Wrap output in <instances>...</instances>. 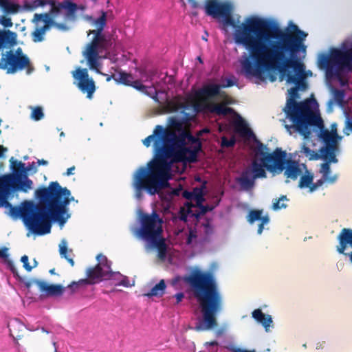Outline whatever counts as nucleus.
<instances>
[{"instance_id": "obj_1", "label": "nucleus", "mask_w": 352, "mask_h": 352, "mask_svg": "<svg viewBox=\"0 0 352 352\" xmlns=\"http://www.w3.org/2000/svg\"><path fill=\"white\" fill-rule=\"evenodd\" d=\"M234 39L248 51L239 60L241 73L247 79L263 81L265 72L277 71L281 80L295 85L289 90L290 96L283 109L286 119L292 123L285 128L298 125L302 129L309 120L308 116L318 109L315 99L296 100L298 90L306 87L305 66L298 57L301 52L306 53L302 39L282 32L274 21L256 16L248 19L242 28L236 29Z\"/></svg>"}, {"instance_id": "obj_2", "label": "nucleus", "mask_w": 352, "mask_h": 352, "mask_svg": "<svg viewBox=\"0 0 352 352\" xmlns=\"http://www.w3.org/2000/svg\"><path fill=\"white\" fill-rule=\"evenodd\" d=\"M35 196L45 206L24 201L21 214L26 228L39 236L50 232L52 223L63 226L71 217L69 204L71 201L78 202L72 196L70 190L61 187L58 182H50L47 188L37 189Z\"/></svg>"}, {"instance_id": "obj_3", "label": "nucleus", "mask_w": 352, "mask_h": 352, "mask_svg": "<svg viewBox=\"0 0 352 352\" xmlns=\"http://www.w3.org/2000/svg\"><path fill=\"white\" fill-rule=\"evenodd\" d=\"M184 280L192 289L201 314L192 329L197 331L212 330L217 326L216 317L223 307V296L214 275L197 270Z\"/></svg>"}, {"instance_id": "obj_4", "label": "nucleus", "mask_w": 352, "mask_h": 352, "mask_svg": "<svg viewBox=\"0 0 352 352\" xmlns=\"http://www.w3.org/2000/svg\"><path fill=\"white\" fill-rule=\"evenodd\" d=\"M11 173L0 176V208H9V215L14 219H22L23 202L19 206H13L8 199L13 197L15 192H28L33 189V182L28 177V173H36V164L34 162L26 165L21 161L12 157L10 160Z\"/></svg>"}, {"instance_id": "obj_5", "label": "nucleus", "mask_w": 352, "mask_h": 352, "mask_svg": "<svg viewBox=\"0 0 352 352\" xmlns=\"http://www.w3.org/2000/svg\"><path fill=\"white\" fill-rule=\"evenodd\" d=\"M165 129L161 125H157L152 135L148 136L143 140V144L146 147L151 145V141L154 140L155 160L147 164L146 167L140 166L133 175L132 186L135 189V197L138 200L143 198V191H146L151 195H155L162 189V180L157 175L155 169V164L153 162H164V157L159 155V150L161 146H166L164 141Z\"/></svg>"}, {"instance_id": "obj_6", "label": "nucleus", "mask_w": 352, "mask_h": 352, "mask_svg": "<svg viewBox=\"0 0 352 352\" xmlns=\"http://www.w3.org/2000/svg\"><path fill=\"white\" fill-rule=\"evenodd\" d=\"M319 65L325 69L328 80H336L342 87L347 86L344 78L352 72V41H345L340 48H331L328 56L321 55Z\"/></svg>"}, {"instance_id": "obj_7", "label": "nucleus", "mask_w": 352, "mask_h": 352, "mask_svg": "<svg viewBox=\"0 0 352 352\" xmlns=\"http://www.w3.org/2000/svg\"><path fill=\"white\" fill-rule=\"evenodd\" d=\"M159 155L164 157V162H153L155 164L157 175L162 180V189L168 186V181L171 179V169L174 163H195V153L191 147L187 146V142L184 140L175 139L173 144L161 146Z\"/></svg>"}, {"instance_id": "obj_8", "label": "nucleus", "mask_w": 352, "mask_h": 352, "mask_svg": "<svg viewBox=\"0 0 352 352\" xmlns=\"http://www.w3.org/2000/svg\"><path fill=\"white\" fill-rule=\"evenodd\" d=\"M241 135L245 136L248 140H252L256 144L254 158L236 178V182L239 184L241 188L248 191L254 187L256 179L267 177V173L263 168L265 162L261 161L266 156L270 155L271 153H269V148L256 138V135L250 129H243L241 131Z\"/></svg>"}, {"instance_id": "obj_9", "label": "nucleus", "mask_w": 352, "mask_h": 352, "mask_svg": "<svg viewBox=\"0 0 352 352\" xmlns=\"http://www.w3.org/2000/svg\"><path fill=\"white\" fill-rule=\"evenodd\" d=\"M286 152L280 148H276L270 155L266 156L261 162H265L263 170H268L273 175L279 174L284 171V176L287 179L286 184L290 180L296 181L302 175L307 171V166L296 160H286Z\"/></svg>"}, {"instance_id": "obj_10", "label": "nucleus", "mask_w": 352, "mask_h": 352, "mask_svg": "<svg viewBox=\"0 0 352 352\" xmlns=\"http://www.w3.org/2000/svg\"><path fill=\"white\" fill-rule=\"evenodd\" d=\"M162 220L155 211L151 214H143L140 219L141 226L139 229L132 228L133 233L146 241L151 246L158 249V256L164 259L166 256V245L161 238L162 232Z\"/></svg>"}, {"instance_id": "obj_11", "label": "nucleus", "mask_w": 352, "mask_h": 352, "mask_svg": "<svg viewBox=\"0 0 352 352\" xmlns=\"http://www.w3.org/2000/svg\"><path fill=\"white\" fill-rule=\"evenodd\" d=\"M316 111V113L313 112L308 116L309 120L307 123L305 124V126H303L304 127L302 129H300L298 125H296L295 126H287V131L290 134L293 132H298L306 139L311 137L312 133L311 129L316 127V135L323 142V146L338 144V140H340L341 137L338 135L336 129H332L331 132L327 129H324V122L318 112V109Z\"/></svg>"}, {"instance_id": "obj_12", "label": "nucleus", "mask_w": 352, "mask_h": 352, "mask_svg": "<svg viewBox=\"0 0 352 352\" xmlns=\"http://www.w3.org/2000/svg\"><path fill=\"white\" fill-rule=\"evenodd\" d=\"M92 280H86V279H80L78 282H72L70 285L67 286V288L70 289L72 293H74L76 289L80 287L87 285H96L98 284L102 280H111L113 285L114 283L120 282L122 278V274L120 272H113L111 270V267H107V270H105L104 272L100 274L98 276H96L93 277Z\"/></svg>"}, {"instance_id": "obj_13", "label": "nucleus", "mask_w": 352, "mask_h": 352, "mask_svg": "<svg viewBox=\"0 0 352 352\" xmlns=\"http://www.w3.org/2000/svg\"><path fill=\"white\" fill-rule=\"evenodd\" d=\"M28 64H29V58L14 56L13 51L10 50L2 54L0 69H6L7 74H14L18 70L24 69L25 65Z\"/></svg>"}, {"instance_id": "obj_14", "label": "nucleus", "mask_w": 352, "mask_h": 352, "mask_svg": "<svg viewBox=\"0 0 352 352\" xmlns=\"http://www.w3.org/2000/svg\"><path fill=\"white\" fill-rule=\"evenodd\" d=\"M74 78L79 80L78 83V88L83 92H87L88 97L91 96L95 91V84L92 79L89 78V74L87 69L78 68L73 72Z\"/></svg>"}, {"instance_id": "obj_15", "label": "nucleus", "mask_w": 352, "mask_h": 352, "mask_svg": "<svg viewBox=\"0 0 352 352\" xmlns=\"http://www.w3.org/2000/svg\"><path fill=\"white\" fill-rule=\"evenodd\" d=\"M337 239L338 245L336 246V251L345 256L348 257L349 253L347 250L352 249V229L343 228L338 235Z\"/></svg>"}, {"instance_id": "obj_16", "label": "nucleus", "mask_w": 352, "mask_h": 352, "mask_svg": "<svg viewBox=\"0 0 352 352\" xmlns=\"http://www.w3.org/2000/svg\"><path fill=\"white\" fill-rule=\"evenodd\" d=\"M98 263L94 267H89L87 269L86 275L87 278L86 280H92L93 277L98 276L107 270V267H111V261H109L106 256L100 254L96 256Z\"/></svg>"}, {"instance_id": "obj_17", "label": "nucleus", "mask_w": 352, "mask_h": 352, "mask_svg": "<svg viewBox=\"0 0 352 352\" xmlns=\"http://www.w3.org/2000/svg\"><path fill=\"white\" fill-rule=\"evenodd\" d=\"M314 175L311 170L307 168L302 176L300 177L298 182V188L300 189H307L309 193H313L316 191L320 187V184H318V180L314 182Z\"/></svg>"}, {"instance_id": "obj_18", "label": "nucleus", "mask_w": 352, "mask_h": 352, "mask_svg": "<svg viewBox=\"0 0 352 352\" xmlns=\"http://www.w3.org/2000/svg\"><path fill=\"white\" fill-rule=\"evenodd\" d=\"M229 3H219L216 0H208L205 4V12L207 15L214 18L220 17V14L228 12V5Z\"/></svg>"}, {"instance_id": "obj_19", "label": "nucleus", "mask_w": 352, "mask_h": 352, "mask_svg": "<svg viewBox=\"0 0 352 352\" xmlns=\"http://www.w3.org/2000/svg\"><path fill=\"white\" fill-rule=\"evenodd\" d=\"M338 150V145H332L322 146L319 150V155L316 157L322 160L324 163H327L329 166L331 163L337 164L338 159L336 157V152Z\"/></svg>"}, {"instance_id": "obj_20", "label": "nucleus", "mask_w": 352, "mask_h": 352, "mask_svg": "<svg viewBox=\"0 0 352 352\" xmlns=\"http://www.w3.org/2000/svg\"><path fill=\"white\" fill-rule=\"evenodd\" d=\"M220 92L221 88L219 85L210 80L199 88L196 91V94L210 99L219 95Z\"/></svg>"}, {"instance_id": "obj_21", "label": "nucleus", "mask_w": 352, "mask_h": 352, "mask_svg": "<svg viewBox=\"0 0 352 352\" xmlns=\"http://www.w3.org/2000/svg\"><path fill=\"white\" fill-rule=\"evenodd\" d=\"M262 210H252L249 212L247 217V220L250 224H253L256 221H260L261 223L257 230V234L259 235L263 233L265 225H267L270 221L268 214L262 216Z\"/></svg>"}, {"instance_id": "obj_22", "label": "nucleus", "mask_w": 352, "mask_h": 352, "mask_svg": "<svg viewBox=\"0 0 352 352\" xmlns=\"http://www.w3.org/2000/svg\"><path fill=\"white\" fill-rule=\"evenodd\" d=\"M319 173L321 177L318 179V184H320V187L324 184H333L338 181V175L332 173L331 166L327 163L321 164Z\"/></svg>"}, {"instance_id": "obj_23", "label": "nucleus", "mask_w": 352, "mask_h": 352, "mask_svg": "<svg viewBox=\"0 0 352 352\" xmlns=\"http://www.w3.org/2000/svg\"><path fill=\"white\" fill-rule=\"evenodd\" d=\"M206 182H204L203 184L200 187H195L192 191L184 190L182 192V197L187 200L195 201L196 203L201 207L204 201V190L206 186Z\"/></svg>"}, {"instance_id": "obj_24", "label": "nucleus", "mask_w": 352, "mask_h": 352, "mask_svg": "<svg viewBox=\"0 0 352 352\" xmlns=\"http://www.w3.org/2000/svg\"><path fill=\"white\" fill-rule=\"evenodd\" d=\"M34 282L38 287L39 289L41 292H45V294L48 296H60L63 294L65 289L60 285H47L45 282L41 280H36Z\"/></svg>"}, {"instance_id": "obj_25", "label": "nucleus", "mask_w": 352, "mask_h": 352, "mask_svg": "<svg viewBox=\"0 0 352 352\" xmlns=\"http://www.w3.org/2000/svg\"><path fill=\"white\" fill-rule=\"evenodd\" d=\"M206 109L211 113L217 116H226L228 114L234 116L240 122H243L242 117L238 114L232 108L223 107L221 104H210L207 105Z\"/></svg>"}, {"instance_id": "obj_26", "label": "nucleus", "mask_w": 352, "mask_h": 352, "mask_svg": "<svg viewBox=\"0 0 352 352\" xmlns=\"http://www.w3.org/2000/svg\"><path fill=\"white\" fill-rule=\"evenodd\" d=\"M16 33L10 30H0V49L16 45Z\"/></svg>"}, {"instance_id": "obj_27", "label": "nucleus", "mask_w": 352, "mask_h": 352, "mask_svg": "<svg viewBox=\"0 0 352 352\" xmlns=\"http://www.w3.org/2000/svg\"><path fill=\"white\" fill-rule=\"evenodd\" d=\"M252 316L264 327L266 332L270 331V327L273 323V320L270 315L265 314L261 309H256L252 311Z\"/></svg>"}, {"instance_id": "obj_28", "label": "nucleus", "mask_w": 352, "mask_h": 352, "mask_svg": "<svg viewBox=\"0 0 352 352\" xmlns=\"http://www.w3.org/2000/svg\"><path fill=\"white\" fill-rule=\"evenodd\" d=\"M166 289V285L165 280L162 279L157 284L153 287L147 294H145L144 296L148 298H161L165 294Z\"/></svg>"}, {"instance_id": "obj_29", "label": "nucleus", "mask_w": 352, "mask_h": 352, "mask_svg": "<svg viewBox=\"0 0 352 352\" xmlns=\"http://www.w3.org/2000/svg\"><path fill=\"white\" fill-rule=\"evenodd\" d=\"M8 251V248L6 247L0 250V258L4 260L5 263L7 265V267L11 271L13 276L16 278L19 277V280L21 281L22 278L19 276L17 270L14 266L12 261L8 259V254L7 253Z\"/></svg>"}, {"instance_id": "obj_30", "label": "nucleus", "mask_w": 352, "mask_h": 352, "mask_svg": "<svg viewBox=\"0 0 352 352\" xmlns=\"http://www.w3.org/2000/svg\"><path fill=\"white\" fill-rule=\"evenodd\" d=\"M187 140L189 143L192 144L190 147H191V150H192L195 153V160L196 162L197 161L198 154L201 151L202 148V143L200 140L197 135L194 136L190 133H188V136L186 137Z\"/></svg>"}, {"instance_id": "obj_31", "label": "nucleus", "mask_w": 352, "mask_h": 352, "mask_svg": "<svg viewBox=\"0 0 352 352\" xmlns=\"http://www.w3.org/2000/svg\"><path fill=\"white\" fill-rule=\"evenodd\" d=\"M113 79L116 81L118 84H122L124 85L130 86L133 80V76L131 74H128L126 72L120 71L118 74L112 75Z\"/></svg>"}, {"instance_id": "obj_32", "label": "nucleus", "mask_w": 352, "mask_h": 352, "mask_svg": "<svg viewBox=\"0 0 352 352\" xmlns=\"http://www.w3.org/2000/svg\"><path fill=\"white\" fill-rule=\"evenodd\" d=\"M188 133H189L188 132L182 131L179 134H176L175 132H172L165 129L166 136L164 137V141L166 143V144H171L174 143V141L175 140L176 138L186 140V137L188 136Z\"/></svg>"}, {"instance_id": "obj_33", "label": "nucleus", "mask_w": 352, "mask_h": 352, "mask_svg": "<svg viewBox=\"0 0 352 352\" xmlns=\"http://www.w3.org/2000/svg\"><path fill=\"white\" fill-rule=\"evenodd\" d=\"M60 8H62V10H65L66 11L67 17L74 16L75 12L78 10L77 4L70 1L69 0H64L60 2Z\"/></svg>"}, {"instance_id": "obj_34", "label": "nucleus", "mask_w": 352, "mask_h": 352, "mask_svg": "<svg viewBox=\"0 0 352 352\" xmlns=\"http://www.w3.org/2000/svg\"><path fill=\"white\" fill-rule=\"evenodd\" d=\"M0 7L8 14H15L19 9V6L10 0H0Z\"/></svg>"}, {"instance_id": "obj_35", "label": "nucleus", "mask_w": 352, "mask_h": 352, "mask_svg": "<svg viewBox=\"0 0 352 352\" xmlns=\"http://www.w3.org/2000/svg\"><path fill=\"white\" fill-rule=\"evenodd\" d=\"M188 113H184L182 117L172 116L169 118V124L175 127H181L183 124L188 122Z\"/></svg>"}, {"instance_id": "obj_36", "label": "nucleus", "mask_w": 352, "mask_h": 352, "mask_svg": "<svg viewBox=\"0 0 352 352\" xmlns=\"http://www.w3.org/2000/svg\"><path fill=\"white\" fill-rule=\"evenodd\" d=\"M228 12L226 14H220V16L223 19V24L224 26H232L233 28L235 27V24L233 19L231 16L232 12V6L231 5H228Z\"/></svg>"}, {"instance_id": "obj_37", "label": "nucleus", "mask_w": 352, "mask_h": 352, "mask_svg": "<svg viewBox=\"0 0 352 352\" xmlns=\"http://www.w3.org/2000/svg\"><path fill=\"white\" fill-rule=\"evenodd\" d=\"M219 85L221 89L230 87L237 85V78L234 75H231L225 78H221V83Z\"/></svg>"}, {"instance_id": "obj_38", "label": "nucleus", "mask_w": 352, "mask_h": 352, "mask_svg": "<svg viewBox=\"0 0 352 352\" xmlns=\"http://www.w3.org/2000/svg\"><path fill=\"white\" fill-rule=\"evenodd\" d=\"M67 243L65 239H63L59 245V252L62 258H65L71 264L72 266L74 265V261L72 258L67 256Z\"/></svg>"}, {"instance_id": "obj_39", "label": "nucleus", "mask_w": 352, "mask_h": 352, "mask_svg": "<svg viewBox=\"0 0 352 352\" xmlns=\"http://www.w3.org/2000/svg\"><path fill=\"white\" fill-rule=\"evenodd\" d=\"M288 201L286 195H282L278 199H273L272 209L274 210H279L287 208V204L283 203V201Z\"/></svg>"}, {"instance_id": "obj_40", "label": "nucleus", "mask_w": 352, "mask_h": 352, "mask_svg": "<svg viewBox=\"0 0 352 352\" xmlns=\"http://www.w3.org/2000/svg\"><path fill=\"white\" fill-rule=\"evenodd\" d=\"M332 91L333 93V100L339 105H342L345 98V92L344 90L338 89L333 87H331Z\"/></svg>"}, {"instance_id": "obj_41", "label": "nucleus", "mask_w": 352, "mask_h": 352, "mask_svg": "<svg viewBox=\"0 0 352 352\" xmlns=\"http://www.w3.org/2000/svg\"><path fill=\"white\" fill-rule=\"evenodd\" d=\"M34 19L36 20H42L44 23L45 24L44 26H47L49 28V25H54L55 21L52 19V18L50 16V13H45V14H34Z\"/></svg>"}, {"instance_id": "obj_42", "label": "nucleus", "mask_w": 352, "mask_h": 352, "mask_svg": "<svg viewBox=\"0 0 352 352\" xmlns=\"http://www.w3.org/2000/svg\"><path fill=\"white\" fill-rule=\"evenodd\" d=\"M49 29L47 26H43L41 28H37L32 33L34 42H41L44 40L43 34Z\"/></svg>"}, {"instance_id": "obj_43", "label": "nucleus", "mask_w": 352, "mask_h": 352, "mask_svg": "<svg viewBox=\"0 0 352 352\" xmlns=\"http://www.w3.org/2000/svg\"><path fill=\"white\" fill-rule=\"evenodd\" d=\"M87 19L100 27H105L107 25V12L104 10L101 11V16L98 19H94L92 16H88Z\"/></svg>"}, {"instance_id": "obj_44", "label": "nucleus", "mask_w": 352, "mask_h": 352, "mask_svg": "<svg viewBox=\"0 0 352 352\" xmlns=\"http://www.w3.org/2000/svg\"><path fill=\"white\" fill-rule=\"evenodd\" d=\"M32 109L31 118L35 121H38L44 118L43 109L41 107H30Z\"/></svg>"}, {"instance_id": "obj_45", "label": "nucleus", "mask_w": 352, "mask_h": 352, "mask_svg": "<svg viewBox=\"0 0 352 352\" xmlns=\"http://www.w3.org/2000/svg\"><path fill=\"white\" fill-rule=\"evenodd\" d=\"M98 47L96 46L95 44L93 45L92 43H91L87 52H85L87 60L98 58Z\"/></svg>"}, {"instance_id": "obj_46", "label": "nucleus", "mask_w": 352, "mask_h": 352, "mask_svg": "<svg viewBox=\"0 0 352 352\" xmlns=\"http://www.w3.org/2000/svg\"><path fill=\"white\" fill-rule=\"evenodd\" d=\"M300 152L302 153L304 155L308 157L310 160H319V157H316V156H318L319 153H316L314 151L311 150L305 145L302 146Z\"/></svg>"}, {"instance_id": "obj_47", "label": "nucleus", "mask_w": 352, "mask_h": 352, "mask_svg": "<svg viewBox=\"0 0 352 352\" xmlns=\"http://www.w3.org/2000/svg\"><path fill=\"white\" fill-rule=\"evenodd\" d=\"M115 286H123L124 287H131L134 285V282L131 284L129 278L126 276L122 274V278L120 282L114 283Z\"/></svg>"}, {"instance_id": "obj_48", "label": "nucleus", "mask_w": 352, "mask_h": 352, "mask_svg": "<svg viewBox=\"0 0 352 352\" xmlns=\"http://www.w3.org/2000/svg\"><path fill=\"white\" fill-rule=\"evenodd\" d=\"M236 144V140L234 137L228 139L226 137H223L221 139V146L230 148L233 147Z\"/></svg>"}, {"instance_id": "obj_49", "label": "nucleus", "mask_w": 352, "mask_h": 352, "mask_svg": "<svg viewBox=\"0 0 352 352\" xmlns=\"http://www.w3.org/2000/svg\"><path fill=\"white\" fill-rule=\"evenodd\" d=\"M131 84L130 86L142 92H144L146 89V87L138 80L133 79Z\"/></svg>"}, {"instance_id": "obj_50", "label": "nucleus", "mask_w": 352, "mask_h": 352, "mask_svg": "<svg viewBox=\"0 0 352 352\" xmlns=\"http://www.w3.org/2000/svg\"><path fill=\"white\" fill-rule=\"evenodd\" d=\"M98 58H91L87 60L88 63L89 65L90 69H96L97 72H100L98 70V67L100 66V63L97 59Z\"/></svg>"}, {"instance_id": "obj_51", "label": "nucleus", "mask_w": 352, "mask_h": 352, "mask_svg": "<svg viewBox=\"0 0 352 352\" xmlns=\"http://www.w3.org/2000/svg\"><path fill=\"white\" fill-rule=\"evenodd\" d=\"M106 41V37L104 34L98 36H96L92 41L91 43L94 45L95 44L96 46L98 47L100 46V44L102 43H104Z\"/></svg>"}, {"instance_id": "obj_52", "label": "nucleus", "mask_w": 352, "mask_h": 352, "mask_svg": "<svg viewBox=\"0 0 352 352\" xmlns=\"http://www.w3.org/2000/svg\"><path fill=\"white\" fill-rule=\"evenodd\" d=\"M62 8H60V3H57V5L53 8H51L50 14L52 16L55 17L61 13Z\"/></svg>"}, {"instance_id": "obj_53", "label": "nucleus", "mask_w": 352, "mask_h": 352, "mask_svg": "<svg viewBox=\"0 0 352 352\" xmlns=\"http://www.w3.org/2000/svg\"><path fill=\"white\" fill-rule=\"evenodd\" d=\"M21 261L23 263V267L25 269V270H27L28 272H30L32 269H33V267H32L31 265H30L29 264V262H28V256L27 255H23L21 258Z\"/></svg>"}, {"instance_id": "obj_54", "label": "nucleus", "mask_w": 352, "mask_h": 352, "mask_svg": "<svg viewBox=\"0 0 352 352\" xmlns=\"http://www.w3.org/2000/svg\"><path fill=\"white\" fill-rule=\"evenodd\" d=\"M0 23L6 28H10L12 26V22L10 18L1 17Z\"/></svg>"}, {"instance_id": "obj_55", "label": "nucleus", "mask_w": 352, "mask_h": 352, "mask_svg": "<svg viewBox=\"0 0 352 352\" xmlns=\"http://www.w3.org/2000/svg\"><path fill=\"white\" fill-rule=\"evenodd\" d=\"M297 34L298 35V36H294L292 34H291L293 36L297 38H300V39H302V43L303 45H305L306 47L307 46L304 44V41H305V37L307 36V34H306L305 32L300 30H298L297 31Z\"/></svg>"}, {"instance_id": "obj_56", "label": "nucleus", "mask_w": 352, "mask_h": 352, "mask_svg": "<svg viewBox=\"0 0 352 352\" xmlns=\"http://www.w3.org/2000/svg\"><path fill=\"white\" fill-rule=\"evenodd\" d=\"M205 232H206V236L203 239V242H206L208 241V237L209 235H210L212 232V228L210 227V226L209 224H206L205 226Z\"/></svg>"}, {"instance_id": "obj_57", "label": "nucleus", "mask_w": 352, "mask_h": 352, "mask_svg": "<svg viewBox=\"0 0 352 352\" xmlns=\"http://www.w3.org/2000/svg\"><path fill=\"white\" fill-rule=\"evenodd\" d=\"M231 352H256L254 350L248 351L245 349H241L240 348H236L234 346H230L228 348Z\"/></svg>"}, {"instance_id": "obj_58", "label": "nucleus", "mask_w": 352, "mask_h": 352, "mask_svg": "<svg viewBox=\"0 0 352 352\" xmlns=\"http://www.w3.org/2000/svg\"><path fill=\"white\" fill-rule=\"evenodd\" d=\"M210 129L207 127H205L199 131H198L196 133V135L200 138V137L203 136L204 134H207L210 133Z\"/></svg>"}, {"instance_id": "obj_59", "label": "nucleus", "mask_w": 352, "mask_h": 352, "mask_svg": "<svg viewBox=\"0 0 352 352\" xmlns=\"http://www.w3.org/2000/svg\"><path fill=\"white\" fill-rule=\"evenodd\" d=\"M146 78H147V80H149L151 81L153 80V78L156 74V71L154 70V69H150L148 72H146Z\"/></svg>"}, {"instance_id": "obj_60", "label": "nucleus", "mask_w": 352, "mask_h": 352, "mask_svg": "<svg viewBox=\"0 0 352 352\" xmlns=\"http://www.w3.org/2000/svg\"><path fill=\"white\" fill-rule=\"evenodd\" d=\"M346 129L352 131V117L347 116L346 122Z\"/></svg>"}, {"instance_id": "obj_61", "label": "nucleus", "mask_w": 352, "mask_h": 352, "mask_svg": "<svg viewBox=\"0 0 352 352\" xmlns=\"http://www.w3.org/2000/svg\"><path fill=\"white\" fill-rule=\"evenodd\" d=\"M14 56H17V57H19V58H24V57H25V58H29L26 55L23 54V53H22V50H21V48H20V47H19V48L16 50L15 54L14 53Z\"/></svg>"}, {"instance_id": "obj_62", "label": "nucleus", "mask_w": 352, "mask_h": 352, "mask_svg": "<svg viewBox=\"0 0 352 352\" xmlns=\"http://www.w3.org/2000/svg\"><path fill=\"white\" fill-rule=\"evenodd\" d=\"M37 280L36 278H32L30 280L24 281L23 284L26 289H30L32 284H35L34 280Z\"/></svg>"}, {"instance_id": "obj_63", "label": "nucleus", "mask_w": 352, "mask_h": 352, "mask_svg": "<svg viewBox=\"0 0 352 352\" xmlns=\"http://www.w3.org/2000/svg\"><path fill=\"white\" fill-rule=\"evenodd\" d=\"M54 26L56 27V28H58V30H67L68 29V28L67 27L66 25L63 24V23H58L56 22L54 23Z\"/></svg>"}, {"instance_id": "obj_64", "label": "nucleus", "mask_w": 352, "mask_h": 352, "mask_svg": "<svg viewBox=\"0 0 352 352\" xmlns=\"http://www.w3.org/2000/svg\"><path fill=\"white\" fill-rule=\"evenodd\" d=\"M174 296L177 300V303L178 304L184 298V294L183 292H178Z\"/></svg>"}]
</instances>
